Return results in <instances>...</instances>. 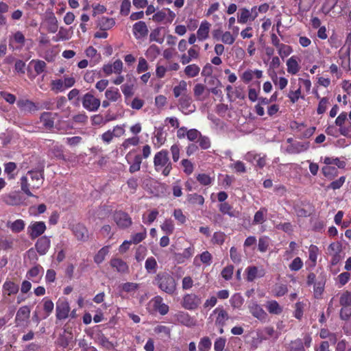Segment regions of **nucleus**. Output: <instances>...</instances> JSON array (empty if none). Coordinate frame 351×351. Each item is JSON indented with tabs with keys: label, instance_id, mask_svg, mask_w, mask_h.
Instances as JSON below:
<instances>
[{
	"label": "nucleus",
	"instance_id": "f257e3e1",
	"mask_svg": "<svg viewBox=\"0 0 351 351\" xmlns=\"http://www.w3.org/2000/svg\"><path fill=\"white\" fill-rule=\"evenodd\" d=\"M44 182L43 169L28 171L20 179L21 191L28 197H34L31 190L39 189Z\"/></svg>",
	"mask_w": 351,
	"mask_h": 351
},
{
	"label": "nucleus",
	"instance_id": "f03ea898",
	"mask_svg": "<svg viewBox=\"0 0 351 351\" xmlns=\"http://www.w3.org/2000/svg\"><path fill=\"white\" fill-rule=\"evenodd\" d=\"M154 166L156 171L165 176H169L172 169V165L167 149H162L154 155Z\"/></svg>",
	"mask_w": 351,
	"mask_h": 351
},
{
	"label": "nucleus",
	"instance_id": "7ed1b4c3",
	"mask_svg": "<svg viewBox=\"0 0 351 351\" xmlns=\"http://www.w3.org/2000/svg\"><path fill=\"white\" fill-rule=\"evenodd\" d=\"M154 284L167 294L173 295L177 287L175 279L169 274L163 272L159 273L155 277Z\"/></svg>",
	"mask_w": 351,
	"mask_h": 351
},
{
	"label": "nucleus",
	"instance_id": "20e7f679",
	"mask_svg": "<svg viewBox=\"0 0 351 351\" xmlns=\"http://www.w3.org/2000/svg\"><path fill=\"white\" fill-rule=\"evenodd\" d=\"M335 123L342 136L351 138V110L348 114L341 112L336 118Z\"/></svg>",
	"mask_w": 351,
	"mask_h": 351
},
{
	"label": "nucleus",
	"instance_id": "39448f33",
	"mask_svg": "<svg viewBox=\"0 0 351 351\" xmlns=\"http://www.w3.org/2000/svg\"><path fill=\"white\" fill-rule=\"evenodd\" d=\"M31 309L28 306L20 307L16 313L14 319L16 327L26 328L29 323Z\"/></svg>",
	"mask_w": 351,
	"mask_h": 351
},
{
	"label": "nucleus",
	"instance_id": "423d86ee",
	"mask_svg": "<svg viewBox=\"0 0 351 351\" xmlns=\"http://www.w3.org/2000/svg\"><path fill=\"white\" fill-rule=\"evenodd\" d=\"M257 16L256 6L252 7L250 10L246 8H242L237 13V21L241 24H246L248 22L254 21Z\"/></svg>",
	"mask_w": 351,
	"mask_h": 351
},
{
	"label": "nucleus",
	"instance_id": "0eeeda50",
	"mask_svg": "<svg viewBox=\"0 0 351 351\" xmlns=\"http://www.w3.org/2000/svg\"><path fill=\"white\" fill-rule=\"evenodd\" d=\"M202 303V299L195 293H187L183 296L182 306L189 311L196 310Z\"/></svg>",
	"mask_w": 351,
	"mask_h": 351
},
{
	"label": "nucleus",
	"instance_id": "6e6552de",
	"mask_svg": "<svg viewBox=\"0 0 351 351\" xmlns=\"http://www.w3.org/2000/svg\"><path fill=\"white\" fill-rule=\"evenodd\" d=\"M176 14L169 8H164L158 10L153 16L152 19L156 23L165 22L171 23L176 18Z\"/></svg>",
	"mask_w": 351,
	"mask_h": 351
},
{
	"label": "nucleus",
	"instance_id": "1a4fd4ad",
	"mask_svg": "<svg viewBox=\"0 0 351 351\" xmlns=\"http://www.w3.org/2000/svg\"><path fill=\"white\" fill-rule=\"evenodd\" d=\"M82 106L90 112H95L100 106V100L90 93H87L82 97Z\"/></svg>",
	"mask_w": 351,
	"mask_h": 351
},
{
	"label": "nucleus",
	"instance_id": "9d476101",
	"mask_svg": "<svg viewBox=\"0 0 351 351\" xmlns=\"http://www.w3.org/2000/svg\"><path fill=\"white\" fill-rule=\"evenodd\" d=\"M46 225L43 221H32L27 228V234L32 239L42 235L46 230Z\"/></svg>",
	"mask_w": 351,
	"mask_h": 351
},
{
	"label": "nucleus",
	"instance_id": "9b49d317",
	"mask_svg": "<svg viewBox=\"0 0 351 351\" xmlns=\"http://www.w3.org/2000/svg\"><path fill=\"white\" fill-rule=\"evenodd\" d=\"M113 220L118 228L121 229H125L129 228L132 223V218L129 215L123 211H116L113 215Z\"/></svg>",
	"mask_w": 351,
	"mask_h": 351
},
{
	"label": "nucleus",
	"instance_id": "f8f14e48",
	"mask_svg": "<svg viewBox=\"0 0 351 351\" xmlns=\"http://www.w3.org/2000/svg\"><path fill=\"white\" fill-rule=\"evenodd\" d=\"M56 312L58 319H65L68 317L70 312V306L66 299L60 298L57 301Z\"/></svg>",
	"mask_w": 351,
	"mask_h": 351
},
{
	"label": "nucleus",
	"instance_id": "ddd939ff",
	"mask_svg": "<svg viewBox=\"0 0 351 351\" xmlns=\"http://www.w3.org/2000/svg\"><path fill=\"white\" fill-rule=\"evenodd\" d=\"M178 108L185 114H189L195 110V106L192 104L191 97L187 95H184L180 98Z\"/></svg>",
	"mask_w": 351,
	"mask_h": 351
},
{
	"label": "nucleus",
	"instance_id": "4468645a",
	"mask_svg": "<svg viewBox=\"0 0 351 351\" xmlns=\"http://www.w3.org/2000/svg\"><path fill=\"white\" fill-rule=\"evenodd\" d=\"M341 244L339 242H334L330 244L328 247L327 253L332 257L331 263L332 265L337 264L341 258Z\"/></svg>",
	"mask_w": 351,
	"mask_h": 351
},
{
	"label": "nucleus",
	"instance_id": "2eb2a0df",
	"mask_svg": "<svg viewBox=\"0 0 351 351\" xmlns=\"http://www.w3.org/2000/svg\"><path fill=\"white\" fill-rule=\"evenodd\" d=\"M123 64L119 59L116 60L112 63L106 64L102 67L103 72L106 75H110L112 73L121 74L123 71Z\"/></svg>",
	"mask_w": 351,
	"mask_h": 351
},
{
	"label": "nucleus",
	"instance_id": "dca6fc26",
	"mask_svg": "<svg viewBox=\"0 0 351 351\" xmlns=\"http://www.w3.org/2000/svg\"><path fill=\"white\" fill-rule=\"evenodd\" d=\"M173 317L178 323L187 327H192L196 325V320L191 317L188 313L179 311L174 314Z\"/></svg>",
	"mask_w": 351,
	"mask_h": 351
},
{
	"label": "nucleus",
	"instance_id": "f3484780",
	"mask_svg": "<svg viewBox=\"0 0 351 351\" xmlns=\"http://www.w3.org/2000/svg\"><path fill=\"white\" fill-rule=\"evenodd\" d=\"M245 273L247 275V280L252 282L257 278L263 277L265 274V271L263 267L250 266L245 269Z\"/></svg>",
	"mask_w": 351,
	"mask_h": 351
},
{
	"label": "nucleus",
	"instance_id": "a211bd4d",
	"mask_svg": "<svg viewBox=\"0 0 351 351\" xmlns=\"http://www.w3.org/2000/svg\"><path fill=\"white\" fill-rule=\"evenodd\" d=\"M287 73L296 75L300 70V58L297 56H292L286 62Z\"/></svg>",
	"mask_w": 351,
	"mask_h": 351
},
{
	"label": "nucleus",
	"instance_id": "6ab92c4d",
	"mask_svg": "<svg viewBox=\"0 0 351 351\" xmlns=\"http://www.w3.org/2000/svg\"><path fill=\"white\" fill-rule=\"evenodd\" d=\"M57 116V113L45 112L41 114L40 120L46 130H51L53 128L54 121Z\"/></svg>",
	"mask_w": 351,
	"mask_h": 351
},
{
	"label": "nucleus",
	"instance_id": "aec40b11",
	"mask_svg": "<svg viewBox=\"0 0 351 351\" xmlns=\"http://www.w3.org/2000/svg\"><path fill=\"white\" fill-rule=\"evenodd\" d=\"M132 32L136 39H141L148 34V28L144 21H138L134 24Z\"/></svg>",
	"mask_w": 351,
	"mask_h": 351
},
{
	"label": "nucleus",
	"instance_id": "412c9836",
	"mask_svg": "<svg viewBox=\"0 0 351 351\" xmlns=\"http://www.w3.org/2000/svg\"><path fill=\"white\" fill-rule=\"evenodd\" d=\"M51 245V241L49 237L44 236L38 239L35 244V247L38 253L43 256L49 250Z\"/></svg>",
	"mask_w": 351,
	"mask_h": 351
},
{
	"label": "nucleus",
	"instance_id": "4be33fe9",
	"mask_svg": "<svg viewBox=\"0 0 351 351\" xmlns=\"http://www.w3.org/2000/svg\"><path fill=\"white\" fill-rule=\"evenodd\" d=\"M19 287L14 282L7 279L3 286H2V292L3 295H16L19 292Z\"/></svg>",
	"mask_w": 351,
	"mask_h": 351
},
{
	"label": "nucleus",
	"instance_id": "5701e85b",
	"mask_svg": "<svg viewBox=\"0 0 351 351\" xmlns=\"http://www.w3.org/2000/svg\"><path fill=\"white\" fill-rule=\"evenodd\" d=\"M213 313L217 315L215 325L219 327H223L226 321L229 319V316L226 311L222 307H217L213 311Z\"/></svg>",
	"mask_w": 351,
	"mask_h": 351
},
{
	"label": "nucleus",
	"instance_id": "b1692460",
	"mask_svg": "<svg viewBox=\"0 0 351 351\" xmlns=\"http://www.w3.org/2000/svg\"><path fill=\"white\" fill-rule=\"evenodd\" d=\"M210 27V23L207 21H203L201 22L197 31V38L198 40L203 41L208 38Z\"/></svg>",
	"mask_w": 351,
	"mask_h": 351
},
{
	"label": "nucleus",
	"instance_id": "393cba45",
	"mask_svg": "<svg viewBox=\"0 0 351 351\" xmlns=\"http://www.w3.org/2000/svg\"><path fill=\"white\" fill-rule=\"evenodd\" d=\"M309 148V143L307 142H295L287 147V152L291 154H299L306 151Z\"/></svg>",
	"mask_w": 351,
	"mask_h": 351
},
{
	"label": "nucleus",
	"instance_id": "a878e982",
	"mask_svg": "<svg viewBox=\"0 0 351 351\" xmlns=\"http://www.w3.org/2000/svg\"><path fill=\"white\" fill-rule=\"evenodd\" d=\"M110 266L117 272L125 274L129 271V267L126 262L119 258H113L110 262Z\"/></svg>",
	"mask_w": 351,
	"mask_h": 351
},
{
	"label": "nucleus",
	"instance_id": "bb28decb",
	"mask_svg": "<svg viewBox=\"0 0 351 351\" xmlns=\"http://www.w3.org/2000/svg\"><path fill=\"white\" fill-rule=\"evenodd\" d=\"M152 302L153 307L156 310L160 315H165L169 311V306L163 302V300L160 296L155 297Z\"/></svg>",
	"mask_w": 351,
	"mask_h": 351
},
{
	"label": "nucleus",
	"instance_id": "cd10ccee",
	"mask_svg": "<svg viewBox=\"0 0 351 351\" xmlns=\"http://www.w3.org/2000/svg\"><path fill=\"white\" fill-rule=\"evenodd\" d=\"M249 310L254 317L260 320L265 319L267 317V313L256 302H252L250 304Z\"/></svg>",
	"mask_w": 351,
	"mask_h": 351
},
{
	"label": "nucleus",
	"instance_id": "c85d7f7f",
	"mask_svg": "<svg viewBox=\"0 0 351 351\" xmlns=\"http://www.w3.org/2000/svg\"><path fill=\"white\" fill-rule=\"evenodd\" d=\"M73 232L78 240L86 241L88 238V230L82 224L75 225L73 227Z\"/></svg>",
	"mask_w": 351,
	"mask_h": 351
},
{
	"label": "nucleus",
	"instance_id": "c756f323",
	"mask_svg": "<svg viewBox=\"0 0 351 351\" xmlns=\"http://www.w3.org/2000/svg\"><path fill=\"white\" fill-rule=\"evenodd\" d=\"M166 133L163 131L162 129L159 128L156 130L154 133V136L152 138V142L155 147L159 148L162 145L165 144L166 141Z\"/></svg>",
	"mask_w": 351,
	"mask_h": 351
},
{
	"label": "nucleus",
	"instance_id": "7c9ffc66",
	"mask_svg": "<svg viewBox=\"0 0 351 351\" xmlns=\"http://www.w3.org/2000/svg\"><path fill=\"white\" fill-rule=\"evenodd\" d=\"M43 269L40 265L33 267L27 273V278L32 280L34 282H38L39 280L43 274Z\"/></svg>",
	"mask_w": 351,
	"mask_h": 351
},
{
	"label": "nucleus",
	"instance_id": "2f4dec72",
	"mask_svg": "<svg viewBox=\"0 0 351 351\" xmlns=\"http://www.w3.org/2000/svg\"><path fill=\"white\" fill-rule=\"evenodd\" d=\"M73 34L72 28H65L64 27H60L57 35L53 38V40L56 42H58L60 40H69Z\"/></svg>",
	"mask_w": 351,
	"mask_h": 351
},
{
	"label": "nucleus",
	"instance_id": "473e14b6",
	"mask_svg": "<svg viewBox=\"0 0 351 351\" xmlns=\"http://www.w3.org/2000/svg\"><path fill=\"white\" fill-rule=\"evenodd\" d=\"M18 107L24 112H34L38 110L36 104L28 99H19L17 101Z\"/></svg>",
	"mask_w": 351,
	"mask_h": 351
},
{
	"label": "nucleus",
	"instance_id": "72a5a7b5",
	"mask_svg": "<svg viewBox=\"0 0 351 351\" xmlns=\"http://www.w3.org/2000/svg\"><path fill=\"white\" fill-rule=\"evenodd\" d=\"M254 76L258 79L261 78L263 77V71L258 69L254 71L247 69L243 73L241 79L244 82L248 83Z\"/></svg>",
	"mask_w": 351,
	"mask_h": 351
},
{
	"label": "nucleus",
	"instance_id": "f704fd0d",
	"mask_svg": "<svg viewBox=\"0 0 351 351\" xmlns=\"http://www.w3.org/2000/svg\"><path fill=\"white\" fill-rule=\"evenodd\" d=\"M47 29L50 33H56L58 29V22L54 14L51 12L47 17Z\"/></svg>",
	"mask_w": 351,
	"mask_h": 351
},
{
	"label": "nucleus",
	"instance_id": "c9c22d12",
	"mask_svg": "<svg viewBox=\"0 0 351 351\" xmlns=\"http://www.w3.org/2000/svg\"><path fill=\"white\" fill-rule=\"evenodd\" d=\"M7 226L13 232H21L25 226V223L22 219H16L13 222L8 221L7 223Z\"/></svg>",
	"mask_w": 351,
	"mask_h": 351
},
{
	"label": "nucleus",
	"instance_id": "e433bc0d",
	"mask_svg": "<svg viewBox=\"0 0 351 351\" xmlns=\"http://www.w3.org/2000/svg\"><path fill=\"white\" fill-rule=\"evenodd\" d=\"M16 169V165L13 162H9L4 165V172L8 176V180H13L16 176L15 172Z\"/></svg>",
	"mask_w": 351,
	"mask_h": 351
},
{
	"label": "nucleus",
	"instance_id": "4c0bfd02",
	"mask_svg": "<svg viewBox=\"0 0 351 351\" xmlns=\"http://www.w3.org/2000/svg\"><path fill=\"white\" fill-rule=\"evenodd\" d=\"M4 202L11 206H17L22 204L21 196L18 193H11L5 197Z\"/></svg>",
	"mask_w": 351,
	"mask_h": 351
},
{
	"label": "nucleus",
	"instance_id": "58836bf2",
	"mask_svg": "<svg viewBox=\"0 0 351 351\" xmlns=\"http://www.w3.org/2000/svg\"><path fill=\"white\" fill-rule=\"evenodd\" d=\"M265 306L269 313L271 314L279 315L282 311V308L276 300L268 301Z\"/></svg>",
	"mask_w": 351,
	"mask_h": 351
},
{
	"label": "nucleus",
	"instance_id": "ea45409f",
	"mask_svg": "<svg viewBox=\"0 0 351 351\" xmlns=\"http://www.w3.org/2000/svg\"><path fill=\"white\" fill-rule=\"evenodd\" d=\"M187 90V84L185 81L181 80L177 86H176L173 89V95L176 97H182L184 95H186V92Z\"/></svg>",
	"mask_w": 351,
	"mask_h": 351
},
{
	"label": "nucleus",
	"instance_id": "a19ab883",
	"mask_svg": "<svg viewBox=\"0 0 351 351\" xmlns=\"http://www.w3.org/2000/svg\"><path fill=\"white\" fill-rule=\"evenodd\" d=\"M278 55L283 60L288 57L293 52V49L290 45L282 43L276 48Z\"/></svg>",
	"mask_w": 351,
	"mask_h": 351
},
{
	"label": "nucleus",
	"instance_id": "79ce46f5",
	"mask_svg": "<svg viewBox=\"0 0 351 351\" xmlns=\"http://www.w3.org/2000/svg\"><path fill=\"white\" fill-rule=\"evenodd\" d=\"M271 78L275 85L278 86L280 90H283L288 84V80L284 77H278L275 72L270 75Z\"/></svg>",
	"mask_w": 351,
	"mask_h": 351
},
{
	"label": "nucleus",
	"instance_id": "37998d69",
	"mask_svg": "<svg viewBox=\"0 0 351 351\" xmlns=\"http://www.w3.org/2000/svg\"><path fill=\"white\" fill-rule=\"evenodd\" d=\"M184 73L189 77H195L199 75L200 68L195 64L187 65L184 68Z\"/></svg>",
	"mask_w": 351,
	"mask_h": 351
},
{
	"label": "nucleus",
	"instance_id": "c03bdc74",
	"mask_svg": "<svg viewBox=\"0 0 351 351\" xmlns=\"http://www.w3.org/2000/svg\"><path fill=\"white\" fill-rule=\"evenodd\" d=\"M105 96L107 99L111 101H117L119 98H121V94L119 89L114 87L107 89L105 93Z\"/></svg>",
	"mask_w": 351,
	"mask_h": 351
},
{
	"label": "nucleus",
	"instance_id": "a18cd8bd",
	"mask_svg": "<svg viewBox=\"0 0 351 351\" xmlns=\"http://www.w3.org/2000/svg\"><path fill=\"white\" fill-rule=\"evenodd\" d=\"M157 262L154 257H148L145 263V268L146 271L149 274H154L157 269Z\"/></svg>",
	"mask_w": 351,
	"mask_h": 351
},
{
	"label": "nucleus",
	"instance_id": "49530a36",
	"mask_svg": "<svg viewBox=\"0 0 351 351\" xmlns=\"http://www.w3.org/2000/svg\"><path fill=\"white\" fill-rule=\"evenodd\" d=\"M115 24L112 18L101 17L99 21V25L103 30H107L112 28Z\"/></svg>",
	"mask_w": 351,
	"mask_h": 351
},
{
	"label": "nucleus",
	"instance_id": "de8ad7c7",
	"mask_svg": "<svg viewBox=\"0 0 351 351\" xmlns=\"http://www.w3.org/2000/svg\"><path fill=\"white\" fill-rule=\"evenodd\" d=\"M194 254V248L193 247H189L184 250L182 253L178 254L176 255L177 260L179 263H183L185 259H189L193 256Z\"/></svg>",
	"mask_w": 351,
	"mask_h": 351
},
{
	"label": "nucleus",
	"instance_id": "09e8293b",
	"mask_svg": "<svg viewBox=\"0 0 351 351\" xmlns=\"http://www.w3.org/2000/svg\"><path fill=\"white\" fill-rule=\"evenodd\" d=\"M189 203L193 205L202 206L204 203V198L201 195L197 193L189 194L186 197Z\"/></svg>",
	"mask_w": 351,
	"mask_h": 351
},
{
	"label": "nucleus",
	"instance_id": "8fccbe9b",
	"mask_svg": "<svg viewBox=\"0 0 351 351\" xmlns=\"http://www.w3.org/2000/svg\"><path fill=\"white\" fill-rule=\"evenodd\" d=\"M235 40L236 35H234L229 31L223 32L220 37V41L225 45H231L235 42Z\"/></svg>",
	"mask_w": 351,
	"mask_h": 351
},
{
	"label": "nucleus",
	"instance_id": "3c124183",
	"mask_svg": "<svg viewBox=\"0 0 351 351\" xmlns=\"http://www.w3.org/2000/svg\"><path fill=\"white\" fill-rule=\"evenodd\" d=\"M109 253V246H104L100 249L94 257V261L97 264L101 263Z\"/></svg>",
	"mask_w": 351,
	"mask_h": 351
},
{
	"label": "nucleus",
	"instance_id": "603ef678",
	"mask_svg": "<svg viewBox=\"0 0 351 351\" xmlns=\"http://www.w3.org/2000/svg\"><path fill=\"white\" fill-rule=\"evenodd\" d=\"M319 249L316 245H311L308 248V259L311 262V266L315 267L317 263Z\"/></svg>",
	"mask_w": 351,
	"mask_h": 351
},
{
	"label": "nucleus",
	"instance_id": "864d4df0",
	"mask_svg": "<svg viewBox=\"0 0 351 351\" xmlns=\"http://www.w3.org/2000/svg\"><path fill=\"white\" fill-rule=\"evenodd\" d=\"M267 210L265 208H261L259 210H258L254 217L253 223L254 224H261L263 223L265 221V215L267 214Z\"/></svg>",
	"mask_w": 351,
	"mask_h": 351
},
{
	"label": "nucleus",
	"instance_id": "5fc2aeb1",
	"mask_svg": "<svg viewBox=\"0 0 351 351\" xmlns=\"http://www.w3.org/2000/svg\"><path fill=\"white\" fill-rule=\"evenodd\" d=\"M161 230L167 234H171L175 229L173 221L170 219H165L160 225Z\"/></svg>",
	"mask_w": 351,
	"mask_h": 351
},
{
	"label": "nucleus",
	"instance_id": "6e6d98bb",
	"mask_svg": "<svg viewBox=\"0 0 351 351\" xmlns=\"http://www.w3.org/2000/svg\"><path fill=\"white\" fill-rule=\"evenodd\" d=\"M43 310L45 312L44 318H47L53 311L54 304H53V302L51 300H49L47 298H45L43 300Z\"/></svg>",
	"mask_w": 351,
	"mask_h": 351
},
{
	"label": "nucleus",
	"instance_id": "4d7b16f0",
	"mask_svg": "<svg viewBox=\"0 0 351 351\" xmlns=\"http://www.w3.org/2000/svg\"><path fill=\"white\" fill-rule=\"evenodd\" d=\"M324 162L328 166L335 165L339 168H344L346 166V162L340 160L338 158L325 157Z\"/></svg>",
	"mask_w": 351,
	"mask_h": 351
},
{
	"label": "nucleus",
	"instance_id": "13d9d810",
	"mask_svg": "<svg viewBox=\"0 0 351 351\" xmlns=\"http://www.w3.org/2000/svg\"><path fill=\"white\" fill-rule=\"evenodd\" d=\"M160 53V49L156 45H152L145 52L147 58L154 60Z\"/></svg>",
	"mask_w": 351,
	"mask_h": 351
},
{
	"label": "nucleus",
	"instance_id": "bf43d9fd",
	"mask_svg": "<svg viewBox=\"0 0 351 351\" xmlns=\"http://www.w3.org/2000/svg\"><path fill=\"white\" fill-rule=\"evenodd\" d=\"M139 287V285L134 282H125L120 285V289L122 291L126 293L135 292Z\"/></svg>",
	"mask_w": 351,
	"mask_h": 351
},
{
	"label": "nucleus",
	"instance_id": "052dcab7",
	"mask_svg": "<svg viewBox=\"0 0 351 351\" xmlns=\"http://www.w3.org/2000/svg\"><path fill=\"white\" fill-rule=\"evenodd\" d=\"M149 40L150 41H155L159 44H162L164 42V37L161 36L160 28H156L151 32Z\"/></svg>",
	"mask_w": 351,
	"mask_h": 351
},
{
	"label": "nucleus",
	"instance_id": "680f3d73",
	"mask_svg": "<svg viewBox=\"0 0 351 351\" xmlns=\"http://www.w3.org/2000/svg\"><path fill=\"white\" fill-rule=\"evenodd\" d=\"M143 231L138 233H136L134 234H132L131 237V243L137 244L143 241L147 236V230L146 228L144 227H142Z\"/></svg>",
	"mask_w": 351,
	"mask_h": 351
},
{
	"label": "nucleus",
	"instance_id": "e2e57ef3",
	"mask_svg": "<svg viewBox=\"0 0 351 351\" xmlns=\"http://www.w3.org/2000/svg\"><path fill=\"white\" fill-rule=\"evenodd\" d=\"M194 95L196 99L203 101L205 97H203V94L205 91V86L202 84H197L194 86Z\"/></svg>",
	"mask_w": 351,
	"mask_h": 351
},
{
	"label": "nucleus",
	"instance_id": "0e129e2a",
	"mask_svg": "<svg viewBox=\"0 0 351 351\" xmlns=\"http://www.w3.org/2000/svg\"><path fill=\"white\" fill-rule=\"evenodd\" d=\"M142 162L141 157L136 155L134 157L133 161L130 166L129 171L130 173H134L138 171L141 168V164Z\"/></svg>",
	"mask_w": 351,
	"mask_h": 351
},
{
	"label": "nucleus",
	"instance_id": "69168bd1",
	"mask_svg": "<svg viewBox=\"0 0 351 351\" xmlns=\"http://www.w3.org/2000/svg\"><path fill=\"white\" fill-rule=\"evenodd\" d=\"M269 239L267 237L263 236L258 239V248L261 252H265L269 245Z\"/></svg>",
	"mask_w": 351,
	"mask_h": 351
},
{
	"label": "nucleus",
	"instance_id": "338daca9",
	"mask_svg": "<svg viewBox=\"0 0 351 351\" xmlns=\"http://www.w3.org/2000/svg\"><path fill=\"white\" fill-rule=\"evenodd\" d=\"M211 340L208 337L202 338L199 343V351H208L211 347Z\"/></svg>",
	"mask_w": 351,
	"mask_h": 351
},
{
	"label": "nucleus",
	"instance_id": "774afa93",
	"mask_svg": "<svg viewBox=\"0 0 351 351\" xmlns=\"http://www.w3.org/2000/svg\"><path fill=\"white\" fill-rule=\"evenodd\" d=\"M289 350L290 351H305L302 340L297 339L291 341Z\"/></svg>",
	"mask_w": 351,
	"mask_h": 351
}]
</instances>
